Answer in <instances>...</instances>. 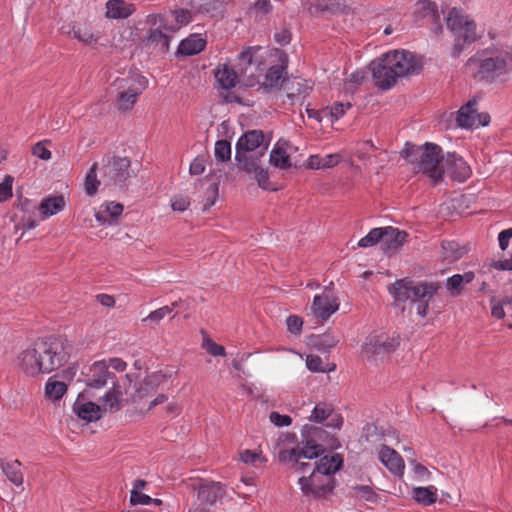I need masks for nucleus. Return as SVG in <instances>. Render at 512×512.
<instances>
[{"instance_id": "obj_1", "label": "nucleus", "mask_w": 512, "mask_h": 512, "mask_svg": "<svg viewBox=\"0 0 512 512\" xmlns=\"http://www.w3.org/2000/svg\"><path fill=\"white\" fill-rule=\"evenodd\" d=\"M69 358L65 341L56 336L35 340L18 357L20 369L29 376L49 374L62 367Z\"/></svg>"}, {"instance_id": "obj_2", "label": "nucleus", "mask_w": 512, "mask_h": 512, "mask_svg": "<svg viewBox=\"0 0 512 512\" xmlns=\"http://www.w3.org/2000/svg\"><path fill=\"white\" fill-rule=\"evenodd\" d=\"M329 434L321 427L306 424L301 430V442L303 446L291 449L281 450L279 452V460L283 463H292L296 471L305 473L310 464L301 461L304 459H316L320 457L325 448L323 442L327 440Z\"/></svg>"}, {"instance_id": "obj_3", "label": "nucleus", "mask_w": 512, "mask_h": 512, "mask_svg": "<svg viewBox=\"0 0 512 512\" xmlns=\"http://www.w3.org/2000/svg\"><path fill=\"white\" fill-rule=\"evenodd\" d=\"M441 288L439 282L414 281L409 277L396 280L388 286V291L395 303L410 300L417 304V314L425 317L428 314L430 300Z\"/></svg>"}, {"instance_id": "obj_4", "label": "nucleus", "mask_w": 512, "mask_h": 512, "mask_svg": "<svg viewBox=\"0 0 512 512\" xmlns=\"http://www.w3.org/2000/svg\"><path fill=\"white\" fill-rule=\"evenodd\" d=\"M401 156L418 172H422L429 176L435 183L443 179L445 170L443 169L442 162L444 160L442 148L431 142H426L423 145H415L406 142Z\"/></svg>"}, {"instance_id": "obj_5", "label": "nucleus", "mask_w": 512, "mask_h": 512, "mask_svg": "<svg viewBox=\"0 0 512 512\" xmlns=\"http://www.w3.org/2000/svg\"><path fill=\"white\" fill-rule=\"evenodd\" d=\"M446 24L454 35V45L451 50L454 58H457L468 45L479 38L474 20L460 9L452 8L448 12Z\"/></svg>"}, {"instance_id": "obj_6", "label": "nucleus", "mask_w": 512, "mask_h": 512, "mask_svg": "<svg viewBox=\"0 0 512 512\" xmlns=\"http://www.w3.org/2000/svg\"><path fill=\"white\" fill-rule=\"evenodd\" d=\"M423 66H373L372 79L381 91L390 90L398 78L419 75Z\"/></svg>"}, {"instance_id": "obj_7", "label": "nucleus", "mask_w": 512, "mask_h": 512, "mask_svg": "<svg viewBox=\"0 0 512 512\" xmlns=\"http://www.w3.org/2000/svg\"><path fill=\"white\" fill-rule=\"evenodd\" d=\"M186 489L196 492L197 499L203 505H214L225 495L222 483L200 477H189L183 481Z\"/></svg>"}, {"instance_id": "obj_8", "label": "nucleus", "mask_w": 512, "mask_h": 512, "mask_svg": "<svg viewBox=\"0 0 512 512\" xmlns=\"http://www.w3.org/2000/svg\"><path fill=\"white\" fill-rule=\"evenodd\" d=\"M122 81H126L127 89L118 94L116 99V107L119 111H129L133 108L138 97L148 86V80L142 76L137 68H131L127 78Z\"/></svg>"}, {"instance_id": "obj_9", "label": "nucleus", "mask_w": 512, "mask_h": 512, "mask_svg": "<svg viewBox=\"0 0 512 512\" xmlns=\"http://www.w3.org/2000/svg\"><path fill=\"white\" fill-rule=\"evenodd\" d=\"M299 485L306 496L322 498L331 493L335 488L336 481L334 476H326L313 469L308 477L299 478Z\"/></svg>"}, {"instance_id": "obj_10", "label": "nucleus", "mask_w": 512, "mask_h": 512, "mask_svg": "<svg viewBox=\"0 0 512 512\" xmlns=\"http://www.w3.org/2000/svg\"><path fill=\"white\" fill-rule=\"evenodd\" d=\"M131 161L128 157L113 156L103 166V179L106 185L126 186L131 177Z\"/></svg>"}, {"instance_id": "obj_11", "label": "nucleus", "mask_w": 512, "mask_h": 512, "mask_svg": "<svg viewBox=\"0 0 512 512\" xmlns=\"http://www.w3.org/2000/svg\"><path fill=\"white\" fill-rule=\"evenodd\" d=\"M512 66H479L473 73L476 82L486 84H501L510 78Z\"/></svg>"}, {"instance_id": "obj_12", "label": "nucleus", "mask_w": 512, "mask_h": 512, "mask_svg": "<svg viewBox=\"0 0 512 512\" xmlns=\"http://www.w3.org/2000/svg\"><path fill=\"white\" fill-rule=\"evenodd\" d=\"M424 62L422 55L404 49L392 50L382 54L370 64H421Z\"/></svg>"}, {"instance_id": "obj_13", "label": "nucleus", "mask_w": 512, "mask_h": 512, "mask_svg": "<svg viewBox=\"0 0 512 512\" xmlns=\"http://www.w3.org/2000/svg\"><path fill=\"white\" fill-rule=\"evenodd\" d=\"M114 373L109 371V367L105 361H97L93 363L89 372L85 376V383L87 387L100 389L104 387L108 380H113Z\"/></svg>"}, {"instance_id": "obj_14", "label": "nucleus", "mask_w": 512, "mask_h": 512, "mask_svg": "<svg viewBox=\"0 0 512 512\" xmlns=\"http://www.w3.org/2000/svg\"><path fill=\"white\" fill-rule=\"evenodd\" d=\"M146 50L156 56L169 54V37L160 29H151L144 39ZM166 60L165 57L161 58Z\"/></svg>"}, {"instance_id": "obj_15", "label": "nucleus", "mask_w": 512, "mask_h": 512, "mask_svg": "<svg viewBox=\"0 0 512 512\" xmlns=\"http://www.w3.org/2000/svg\"><path fill=\"white\" fill-rule=\"evenodd\" d=\"M445 167L450 177L458 182L466 181L472 174V170L467 162L456 153L447 154Z\"/></svg>"}, {"instance_id": "obj_16", "label": "nucleus", "mask_w": 512, "mask_h": 512, "mask_svg": "<svg viewBox=\"0 0 512 512\" xmlns=\"http://www.w3.org/2000/svg\"><path fill=\"white\" fill-rule=\"evenodd\" d=\"M167 380V375L161 372H153L147 375L143 381L139 384L138 387H135L134 393L130 394V399L133 402L141 400L151 393L157 390V388L165 383Z\"/></svg>"}, {"instance_id": "obj_17", "label": "nucleus", "mask_w": 512, "mask_h": 512, "mask_svg": "<svg viewBox=\"0 0 512 512\" xmlns=\"http://www.w3.org/2000/svg\"><path fill=\"white\" fill-rule=\"evenodd\" d=\"M381 463L395 476L402 477L405 464L400 454L387 445H382L378 453Z\"/></svg>"}, {"instance_id": "obj_18", "label": "nucleus", "mask_w": 512, "mask_h": 512, "mask_svg": "<svg viewBox=\"0 0 512 512\" xmlns=\"http://www.w3.org/2000/svg\"><path fill=\"white\" fill-rule=\"evenodd\" d=\"M399 345V336L387 338L385 341L375 340L366 343L363 346V352L367 355L368 359L376 358L377 356L384 357L394 352Z\"/></svg>"}, {"instance_id": "obj_19", "label": "nucleus", "mask_w": 512, "mask_h": 512, "mask_svg": "<svg viewBox=\"0 0 512 512\" xmlns=\"http://www.w3.org/2000/svg\"><path fill=\"white\" fill-rule=\"evenodd\" d=\"M383 238L381 239L382 250L387 253L397 251L406 242L407 232L399 230L392 226L382 227Z\"/></svg>"}, {"instance_id": "obj_20", "label": "nucleus", "mask_w": 512, "mask_h": 512, "mask_svg": "<svg viewBox=\"0 0 512 512\" xmlns=\"http://www.w3.org/2000/svg\"><path fill=\"white\" fill-rule=\"evenodd\" d=\"M263 142L264 133L261 130H249L245 132L236 142L235 151H237V157H240V152L249 153L258 148H263Z\"/></svg>"}, {"instance_id": "obj_21", "label": "nucleus", "mask_w": 512, "mask_h": 512, "mask_svg": "<svg viewBox=\"0 0 512 512\" xmlns=\"http://www.w3.org/2000/svg\"><path fill=\"white\" fill-rule=\"evenodd\" d=\"M339 308V303L336 299H330L327 296L315 295L311 310L316 318L322 321L327 320Z\"/></svg>"}, {"instance_id": "obj_22", "label": "nucleus", "mask_w": 512, "mask_h": 512, "mask_svg": "<svg viewBox=\"0 0 512 512\" xmlns=\"http://www.w3.org/2000/svg\"><path fill=\"white\" fill-rule=\"evenodd\" d=\"M479 97L474 96L457 112L456 122L461 128L469 129L476 125V111Z\"/></svg>"}, {"instance_id": "obj_23", "label": "nucleus", "mask_w": 512, "mask_h": 512, "mask_svg": "<svg viewBox=\"0 0 512 512\" xmlns=\"http://www.w3.org/2000/svg\"><path fill=\"white\" fill-rule=\"evenodd\" d=\"M205 45V39L196 34H191L180 42L175 56L177 60H181L182 57L198 54L205 48Z\"/></svg>"}, {"instance_id": "obj_24", "label": "nucleus", "mask_w": 512, "mask_h": 512, "mask_svg": "<svg viewBox=\"0 0 512 512\" xmlns=\"http://www.w3.org/2000/svg\"><path fill=\"white\" fill-rule=\"evenodd\" d=\"M287 66H270L266 71L263 81L260 82L261 87L266 91L280 89L286 80Z\"/></svg>"}, {"instance_id": "obj_25", "label": "nucleus", "mask_w": 512, "mask_h": 512, "mask_svg": "<svg viewBox=\"0 0 512 512\" xmlns=\"http://www.w3.org/2000/svg\"><path fill=\"white\" fill-rule=\"evenodd\" d=\"M73 411L80 419L86 422H96L102 417L101 407L91 401L80 402L79 400H76L73 404Z\"/></svg>"}, {"instance_id": "obj_26", "label": "nucleus", "mask_w": 512, "mask_h": 512, "mask_svg": "<svg viewBox=\"0 0 512 512\" xmlns=\"http://www.w3.org/2000/svg\"><path fill=\"white\" fill-rule=\"evenodd\" d=\"M190 5L197 13L216 17L224 12L226 2L224 0H191Z\"/></svg>"}, {"instance_id": "obj_27", "label": "nucleus", "mask_w": 512, "mask_h": 512, "mask_svg": "<svg viewBox=\"0 0 512 512\" xmlns=\"http://www.w3.org/2000/svg\"><path fill=\"white\" fill-rule=\"evenodd\" d=\"M214 76L218 84L217 88L226 91L236 87L239 82V76L233 69V66H222L221 68L218 66L214 72Z\"/></svg>"}, {"instance_id": "obj_28", "label": "nucleus", "mask_w": 512, "mask_h": 512, "mask_svg": "<svg viewBox=\"0 0 512 512\" xmlns=\"http://www.w3.org/2000/svg\"><path fill=\"white\" fill-rule=\"evenodd\" d=\"M343 456L341 454H333L330 456H323L320 458L313 469L321 472L326 476H333L343 466Z\"/></svg>"}, {"instance_id": "obj_29", "label": "nucleus", "mask_w": 512, "mask_h": 512, "mask_svg": "<svg viewBox=\"0 0 512 512\" xmlns=\"http://www.w3.org/2000/svg\"><path fill=\"white\" fill-rule=\"evenodd\" d=\"M21 462L19 460H5L0 458V469L6 478L16 486L23 484L24 476L21 471Z\"/></svg>"}, {"instance_id": "obj_30", "label": "nucleus", "mask_w": 512, "mask_h": 512, "mask_svg": "<svg viewBox=\"0 0 512 512\" xmlns=\"http://www.w3.org/2000/svg\"><path fill=\"white\" fill-rule=\"evenodd\" d=\"M267 148L268 144L264 145L257 156H252L248 155V153L240 152V157H237V151H235V161L243 171L247 173H254L260 168V159L264 156Z\"/></svg>"}, {"instance_id": "obj_31", "label": "nucleus", "mask_w": 512, "mask_h": 512, "mask_svg": "<svg viewBox=\"0 0 512 512\" xmlns=\"http://www.w3.org/2000/svg\"><path fill=\"white\" fill-rule=\"evenodd\" d=\"M475 61L480 64H507L512 62V54L508 50H485L478 55Z\"/></svg>"}, {"instance_id": "obj_32", "label": "nucleus", "mask_w": 512, "mask_h": 512, "mask_svg": "<svg viewBox=\"0 0 512 512\" xmlns=\"http://www.w3.org/2000/svg\"><path fill=\"white\" fill-rule=\"evenodd\" d=\"M123 209L122 204L109 202L105 204V209L103 211H99L95 214V218L101 225H111L116 223V220L122 214Z\"/></svg>"}, {"instance_id": "obj_33", "label": "nucleus", "mask_w": 512, "mask_h": 512, "mask_svg": "<svg viewBox=\"0 0 512 512\" xmlns=\"http://www.w3.org/2000/svg\"><path fill=\"white\" fill-rule=\"evenodd\" d=\"M106 17L111 19L126 18L134 11L133 5L123 0H110L106 4Z\"/></svg>"}, {"instance_id": "obj_34", "label": "nucleus", "mask_w": 512, "mask_h": 512, "mask_svg": "<svg viewBox=\"0 0 512 512\" xmlns=\"http://www.w3.org/2000/svg\"><path fill=\"white\" fill-rule=\"evenodd\" d=\"M475 274L472 271L465 272L464 274H455L446 280V289L452 296H458L463 290V285L471 283L474 280Z\"/></svg>"}, {"instance_id": "obj_35", "label": "nucleus", "mask_w": 512, "mask_h": 512, "mask_svg": "<svg viewBox=\"0 0 512 512\" xmlns=\"http://www.w3.org/2000/svg\"><path fill=\"white\" fill-rule=\"evenodd\" d=\"M339 340L329 332L320 335H311L309 344L321 352H329L338 344Z\"/></svg>"}, {"instance_id": "obj_36", "label": "nucleus", "mask_w": 512, "mask_h": 512, "mask_svg": "<svg viewBox=\"0 0 512 512\" xmlns=\"http://www.w3.org/2000/svg\"><path fill=\"white\" fill-rule=\"evenodd\" d=\"M65 207V200L62 195L50 196L42 200L39 211L46 217L55 215Z\"/></svg>"}, {"instance_id": "obj_37", "label": "nucleus", "mask_w": 512, "mask_h": 512, "mask_svg": "<svg viewBox=\"0 0 512 512\" xmlns=\"http://www.w3.org/2000/svg\"><path fill=\"white\" fill-rule=\"evenodd\" d=\"M72 34L75 39L85 45L97 44L101 38L98 31H93L92 28L85 25L74 26Z\"/></svg>"}, {"instance_id": "obj_38", "label": "nucleus", "mask_w": 512, "mask_h": 512, "mask_svg": "<svg viewBox=\"0 0 512 512\" xmlns=\"http://www.w3.org/2000/svg\"><path fill=\"white\" fill-rule=\"evenodd\" d=\"M366 76L367 71L363 68L356 69L354 72L349 74L343 84L344 93L351 95L355 94L363 84Z\"/></svg>"}, {"instance_id": "obj_39", "label": "nucleus", "mask_w": 512, "mask_h": 512, "mask_svg": "<svg viewBox=\"0 0 512 512\" xmlns=\"http://www.w3.org/2000/svg\"><path fill=\"white\" fill-rule=\"evenodd\" d=\"M413 499L424 506L433 504L437 500V488L433 485L428 487H415L412 491Z\"/></svg>"}, {"instance_id": "obj_40", "label": "nucleus", "mask_w": 512, "mask_h": 512, "mask_svg": "<svg viewBox=\"0 0 512 512\" xmlns=\"http://www.w3.org/2000/svg\"><path fill=\"white\" fill-rule=\"evenodd\" d=\"M68 386L61 381L50 377L45 384V396L52 401H59L67 392Z\"/></svg>"}, {"instance_id": "obj_41", "label": "nucleus", "mask_w": 512, "mask_h": 512, "mask_svg": "<svg viewBox=\"0 0 512 512\" xmlns=\"http://www.w3.org/2000/svg\"><path fill=\"white\" fill-rule=\"evenodd\" d=\"M269 162L272 166L280 169H288L291 167L290 157L286 151L279 146V143L272 149Z\"/></svg>"}, {"instance_id": "obj_42", "label": "nucleus", "mask_w": 512, "mask_h": 512, "mask_svg": "<svg viewBox=\"0 0 512 512\" xmlns=\"http://www.w3.org/2000/svg\"><path fill=\"white\" fill-rule=\"evenodd\" d=\"M201 185H207L205 188V195L202 200V210L205 212L215 204L218 197L219 184L217 182H211L205 179V182Z\"/></svg>"}, {"instance_id": "obj_43", "label": "nucleus", "mask_w": 512, "mask_h": 512, "mask_svg": "<svg viewBox=\"0 0 512 512\" xmlns=\"http://www.w3.org/2000/svg\"><path fill=\"white\" fill-rule=\"evenodd\" d=\"M100 186V181L97 179V163H94L90 169L88 170L85 176L84 182V190L88 196H94L98 187Z\"/></svg>"}, {"instance_id": "obj_44", "label": "nucleus", "mask_w": 512, "mask_h": 512, "mask_svg": "<svg viewBox=\"0 0 512 512\" xmlns=\"http://www.w3.org/2000/svg\"><path fill=\"white\" fill-rule=\"evenodd\" d=\"M173 17L176 22L175 25L165 23L163 30L166 32H176L181 26L187 25L191 21V13L188 10H177L173 12Z\"/></svg>"}, {"instance_id": "obj_45", "label": "nucleus", "mask_w": 512, "mask_h": 512, "mask_svg": "<svg viewBox=\"0 0 512 512\" xmlns=\"http://www.w3.org/2000/svg\"><path fill=\"white\" fill-rule=\"evenodd\" d=\"M332 412L333 407L331 404L320 402L312 409L309 419L317 423H322L332 414Z\"/></svg>"}, {"instance_id": "obj_46", "label": "nucleus", "mask_w": 512, "mask_h": 512, "mask_svg": "<svg viewBox=\"0 0 512 512\" xmlns=\"http://www.w3.org/2000/svg\"><path fill=\"white\" fill-rule=\"evenodd\" d=\"M133 382V375L126 374L122 381H113V386L108 392H114L115 396L121 398L123 395H130L129 388Z\"/></svg>"}, {"instance_id": "obj_47", "label": "nucleus", "mask_w": 512, "mask_h": 512, "mask_svg": "<svg viewBox=\"0 0 512 512\" xmlns=\"http://www.w3.org/2000/svg\"><path fill=\"white\" fill-rule=\"evenodd\" d=\"M214 155L217 161H229L231 159V143L224 139L216 141Z\"/></svg>"}, {"instance_id": "obj_48", "label": "nucleus", "mask_w": 512, "mask_h": 512, "mask_svg": "<svg viewBox=\"0 0 512 512\" xmlns=\"http://www.w3.org/2000/svg\"><path fill=\"white\" fill-rule=\"evenodd\" d=\"M441 246L444 250L445 258L456 260L466 253L465 248L460 247L455 241H443Z\"/></svg>"}, {"instance_id": "obj_49", "label": "nucleus", "mask_w": 512, "mask_h": 512, "mask_svg": "<svg viewBox=\"0 0 512 512\" xmlns=\"http://www.w3.org/2000/svg\"><path fill=\"white\" fill-rule=\"evenodd\" d=\"M383 238L382 227L371 229L368 234L361 238L358 242V246L362 248H367L380 243Z\"/></svg>"}, {"instance_id": "obj_50", "label": "nucleus", "mask_w": 512, "mask_h": 512, "mask_svg": "<svg viewBox=\"0 0 512 512\" xmlns=\"http://www.w3.org/2000/svg\"><path fill=\"white\" fill-rule=\"evenodd\" d=\"M261 49L262 48L260 46L246 47L239 53L238 60L242 64H252L254 61L262 63L265 59H258L256 57L257 53Z\"/></svg>"}, {"instance_id": "obj_51", "label": "nucleus", "mask_w": 512, "mask_h": 512, "mask_svg": "<svg viewBox=\"0 0 512 512\" xmlns=\"http://www.w3.org/2000/svg\"><path fill=\"white\" fill-rule=\"evenodd\" d=\"M113 393L114 392H108V391L105 393V395L103 397V401H104L103 410L104 411H109L111 413H114L121 409L122 400L118 396H115V394H113Z\"/></svg>"}, {"instance_id": "obj_52", "label": "nucleus", "mask_w": 512, "mask_h": 512, "mask_svg": "<svg viewBox=\"0 0 512 512\" xmlns=\"http://www.w3.org/2000/svg\"><path fill=\"white\" fill-rule=\"evenodd\" d=\"M352 489L356 495L368 502L375 503L378 500L377 493L368 485H356Z\"/></svg>"}, {"instance_id": "obj_53", "label": "nucleus", "mask_w": 512, "mask_h": 512, "mask_svg": "<svg viewBox=\"0 0 512 512\" xmlns=\"http://www.w3.org/2000/svg\"><path fill=\"white\" fill-rule=\"evenodd\" d=\"M173 312V307L163 306L158 308L148 314L143 321H150L152 323L158 324L161 320H163L167 315Z\"/></svg>"}, {"instance_id": "obj_54", "label": "nucleus", "mask_w": 512, "mask_h": 512, "mask_svg": "<svg viewBox=\"0 0 512 512\" xmlns=\"http://www.w3.org/2000/svg\"><path fill=\"white\" fill-rule=\"evenodd\" d=\"M46 143H50V141H40L37 142L32 147V155L41 159V160H49L52 157L51 151L45 146Z\"/></svg>"}, {"instance_id": "obj_55", "label": "nucleus", "mask_w": 512, "mask_h": 512, "mask_svg": "<svg viewBox=\"0 0 512 512\" xmlns=\"http://www.w3.org/2000/svg\"><path fill=\"white\" fill-rule=\"evenodd\" d=\"M12 184L13 177L10 175L5 176L3 182L0 183V203L12 197Z\"/></svg>"}, {"instance_id": "obj_56", "label": "nucleus", "mask_w": 512, "mask_h": 512, "mask_svg": "<svg viewBox=\"0 0 512 512\" xmlns=\"http://www.w3.org/2000/svg\"><path fill=\"white\" fill-rule=\"evenodd\" d=\"M352 107L350 102H336L331 106L330 115L333 120L337 121L343 117L348 109Z\"/></svg>"}, {"instance_id": "obj_57", "label": "nucleus", "mask_w": 512, "mask_h": 512, "mask_svg": "<svg viewBox=\"0 0 512 512\" xmlns=\"http://www.w3.org/2000/svg\"><path fill=\"white\" fill-rule=\"evenodd\" d=\"M306 366L312 372H326L323 361L318 355H308L306 358Z\"/></svg>"}, {"instance_id": "obj_58", "label": "nucleus", "mask_w": 512, "mask_h": 512, "mask_svg": "<svg viewBox=\"0 0 512 512\" xmlns=\"http://www.w3.org/2000/svg\"><path fill=\"white\" fill-rule=\"evenodd\" d=\"M206 157L199 155L191 162L189 172L191 175H201L205 171Z\"/></svg>"}, {"instance_id": "obj_59", "label": "nucleus", "mask_w": 512, "mask_h": 512, "mask_svg": "<svg viewBox=\"0 0 512 512\" xmlns=\"http://www.w3.org/2000/svg\"><path fill=\"white\" fill-rule=\"evenodd\" d=\"M287 329L292 334H300L303 326V320L296 315H290L286 319Z\"/></svg>"}, {"instance_id": "obj_60", "label": "nucleus", "mask_w": 512, "mask_h": 512, "mask_svg": "<svg viewBox=\"0 0 512 512\" xmlns=\"http://www.w3.org/2000/svg\"><path fill=\"white\" fill-rule=\"evenodd\" d=\"M310 14H314L317 12L330 11L335 13V9L330 7L327 3V0H314L307 7Z\"/></svg>"}, {"instance_id": "obj_61", "label": "nucleus", "mask_w": 512, "mask_h": 512, "mask_svg": "<svg viewBox=\"0 0 512 512\" xmlns=\"http://www.w3.org/2000/svg\"><path fill=\"white\" fill-rule=\"evenodd\" d=\"M269 418L271 423L277 427L289 426L292 423V418L290 416L282 415L275 411L270 413Z\"/></svg>"}, {"instance_id": "obj_62", "label": "nucleus", "mask_w": 512, "mask_h": 512, "mask_svg": "<svg viewBox=\"0 0 512 512\" xmlns=\"http://www.w3.org/2000/svg\"><path fill=\"white\" fill-rule=\"evenodd\" d=\"M254 174L259 187L264 190L270 189L269 173L267 169L259 168Z\"/></svg>"}, {"instance_id": "obj_63", "label": "nucleus", "mask_w": 512, "mask_h": 512, "mask_svg": "<svg viewBox=\"0 0 512 512\" xmlns=\"http://www.w3.org/2000/svg\"><path fill=\"white\" fill-rule=\"evenodd\" d=\"M130 503L131 505H150L152 504V498L149 495L143 494L139 491H131Z\"/></svg>"}, {"instance_id": "obj_64", "label": "nucleus", "mask_w": 512, "mask_h": 512, "mask_svg": "<svg viewBox=\"0 0 512 512\" xmlns=\"http://www.w3.org/2000/svg\"><path fill=\"white\" fill-rule=\"evenodd\" d=\"M205 348L206 351L213 356H224L225 355V348L222 345H219L212 341L211 339H207L205 341Z\"/></svg>"}]
</instances>
